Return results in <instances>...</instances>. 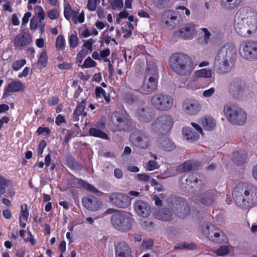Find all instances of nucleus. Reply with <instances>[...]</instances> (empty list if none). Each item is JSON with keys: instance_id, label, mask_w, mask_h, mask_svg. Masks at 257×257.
<instances>
[{"instance_id": "f257e3e1", "label": "nucleus", "mask_w": 257, "mask_h": 257, "mask_svg": "<svg viewBox=\"0 0 257 257\" xmlns=\"http://www.w3.org/2000/svg\"><path fill=\"white\" fill-rule=\"evenodd\" d=\"M236 48L231 43L222 46L217 52L213 62L214 71L219 74L230 72L233 66L236 56Z\"/></svg>"}, {"instance_id": "f03ea898", "label": "nucleus", "mask_w": 257, "mask_h": 257, "mask_svg": "<svg viewBox=\"0 0 257 257\" xmlns=\"http://www.w3.org/2000/svg\"><path fill=\"white\" fill-rule=\"evenodd\" d=\"M232 195L238 206L247 209L257 205V187L243 183L237 184L234 188Z\"/></svg>"}, {"instance_id": "7ed1b4c3", "label": "nucleus", "mask_w": 257, "mask_h": 257, "mask_svg": "<svg viewBox=\"0 0 257 257\" xmlns=\"http://www.w3.org/2000/svg\"><path fill=\"white\" fill-rule=\"evenodd\" d=\"M169 63L171 69L181 76L190 75L195 67L192 59L182 53L173 54Z\"/></svg>"}, {"instance_id": "20e7f679", "label": "nucleus", "mask_w": 257, "mask_h": 257, "mask_svg": "<svg viewBox=\"0 0 257 257\" xmlns=\"http://www.w3.org/2000/svg\"><path fill=\"white\" fill-rule=\"evenodd\" d=\"M174 124L173 116L168 113L158 115L150 125V131L154 133H167L172 128Z\"/></svg>"}, {"instance_id": "39448f33", "label": "nucleus", "mask_w": 257, "mask_h": 257, "mask_svg": "<svg viewBox=\"0 0 257 257\" xmlns=\"http://www.w3.org/2000/svg\"><path fill=\"white\" fill-rule=\"evenodd\" d=\"M223 112L228 120L232 124L243 125L246 121V114L241 108L232 105L226 104Z\"/></svg>"}, {"instance_id": "423d86ee", "label": "nucleus", "mask_w": 257, "mask_h": 257, "mask_svg": "<svg viewBox=\"0 0 257 257\" xmlns=\"http://www.w3.org/2000/svg\"><path fill=\"white\" fill-rule=\"evenodd\" d=\"M152 105L160 111H168L174 106V100L173 97L169 94L157 93L153 95L151 99Z\"/></svg>"}, {"instance_id": "0eeeda50", "label": "nucleus", "mask_w": 257, "mask_h": 257, "mask_svg": "<svg viewBox=\"0 0 257 257\" xmlns=\"http://www.w3.org/2000/svg\"><path fill=\"white\" fill-rule=\"evenodd\" d=\"M134 219L127 215L116 211L111 217V223L117 230L126 232L132 227Z\"/></svg>"}, {"instance_id": "6e6552de", "label": "nucleus", "mask_w": 257, "mask_h": 257, "mask_svg": "<svg viewBox=\"0 0 257 257\" xmlns=\"http://www.w3.org/2000/svg\"><path fill=\"white\" fill-rule=\"evenodd\" d=\"M202 230L204 235L210 240L219 243L226 242L228 240L224 233L212 223H205Z\"/></svg>"}, {"instance_id": "1a4fd4ad", "label": "nucleus", "mask_w": 257, "mask_h": 257, "mask_svg": "<svg viewBox=\"0 0 257 257\" xmlns=\"http://www.w3.org/2000/svg\"><path fill=\"white\" fill-rule=\"evenodd\" d=\"M169 206L172 210L179 217H184L190 212V209L185 200L179 197H172Z\"/></svg>"}, {"instance_id": "9d476101", "label": "nucleus", "mask_w": 257, "mask_h": 257, "mask_svg": "<svg viewBox=\"0 0 257 257\" xmlns=\"http://www.w3.org/2000/svg\"><path fill=\"white\" fill-rule=\"evenodd\" d=\"M130 140L134 146L142 149H147L151 143L147 133L141 130H137L132 133Z\"/></svg>"}, {"instance_id": "9b49d317", "label": "nucleus", "mask_w": 257, "mask_h": 257, "mask_svg": "<svg viewBox=\"0 0 257 257\" xmlns=\"http://www.w3.org/2000/svg\"><path fill=\"white\" fill-rule=\"evenodd\" d=\"M234 20L257 25V14L251 8L243 7L237 11Z\"/></svg>"}, {"instance_id": "f8f14e48", "label": "nucleus", "mask_w": 257, "mask_h": 257, "mask_svg": "<svg viewBox=\"0 0 257 257\" xmlns=\"http://www.w3.org/2000/svg\"><path fill=\"white\" fill-rule=\"evenodd\" d=\"M234 28L238 35L248 38L255 32L257 25L234 20Z\"/></svg>"}, {"instance_id": "ddd939ff", "label": "nucleus", "mask_w": 257, "mask_h": 257, "mask_svg": "<svg viewBox=\"0 0 257 257\" xmlns=\"http://www.w3.org/2000/svg\"><path fill=\"white\" fill-rule=\"evenodd\" d=\"M191 125L193 127H184L182 129L183 137L184 140L189 142H194L197 141L200 135L203 136V132L202 127L195 122H191Z\"/></svg>"}, {"instance_id": "4468645a", "label": "nucleus", "mask_w": 257, "mask_h": 257, "mask_svg": "<svg viewBox=\"0 0 257 257\" xmlns=\"http://www.w3.org/2000/svg\"><path fill=\"white\" fill-rule=\"evenodd\" d=\"M246 90L244 82L240 78H234L230 81L228 91L233 97L240 99L245 95Z\"/></svg>"}, {"instance_id": "2eb2a0df", "label": "nucleus", "mask_w": 257, "mask_h": 257, "mask_svg": "<svg viewBox=\"0 0 257 257\" xmlns=\"http://www.w3.org/2000/svg\"><path fill=\"white\" fill-rule=\"evenodd\" d=\"M153 76H149L147 79L145 78L144 80L143 83L140 87V91L141 93L148 94H150L157 89L158 85V76L156 72V69L154 67L153 69Z\"/></svg>"}, {"instance_id": "dca6fc26", "label": "nucleus", "mask_w": 257, "mask_h": 257, "mask_svg": "<svg viewBox=\"0 0 257 257\" xmlns=\"http://www.w3.org/2000/svg\"><path fill=\"white\" fill-rule=\"evenodd\" d=\"M240 53L247 60L257 59V42H245L240 46Z\"/></svg>"}, {"instance_id": "f3484780", "label": "nucleus", "mask_w": 257, "mask_h": 257, "mask_svg": "<svg viewBox=\"0 0 257 257\" xmlns=\"http://www.w3.org/2000/svg\"><path fill=\"white\" fill-rule=\"evenodd\" d=\"M203 177L198 174H191L188 175L185 179L184 182L183 177L181 179L180 187L185 190H188L190 187H200L204 184Z\"/></svg>"}, {"instance_id": "a211bd4d", "label": "nucleus", "mask_w": 257, "mask_h": 257, "mask_svg": "<svg viewBox=\"0 0 257 257\" xmlns=\"http://www.w3.org/2000/svg\"><path fill=\"white\" fill-rule=\"evenodd\" d=\"M195 25L192 23L186 24L174 33L175 37L183 40H192L196 34Z\"/></svg>"}, {"instance_id": "6ab92c4d", "label": "nucleus", "mask_w": 257, "mask_h": 257, "mask_svg": "<svg viewBox=\"0 0 257 257\" xmlns=\"http://www.w3.org/2000/svg\"><path fill=\"white\" fill-rule=\"evenodd\" d=\"M161 18L167 27L173 29L179 24L180 16L177 11L167 10L162 14Z\"/></svg>"}, {"instance_id": "aec40b11", "label": "nucleus", "mask_w": 257, "mask_h": 257, "mask_svg": "<svg viewBox=\"0 0 257 257\" xmlns=\"http://www.w3.org/2000/svg\"><path fill=\"white\" fill-rule=\"evenodd\" d=\"M135 116L140 121L149 122L155 117V113L151 107L143 105L137 108Z\"/></svg>"}, {"instance_id": "412c9836", "label": "nucleus", "mask_w": 257, "mask_h": 257, "mask_svg": "<svg viewBox=\"0 0 257 257\" xmlns=\"http://www.w3.org/2000/svg\"><path fill=\"white\" fill-rule=\"evenodd\" d=\"M111 120L118 131H124L128 125L127 115L119 111H116L112 114Z\"/></svg>"}, {"instance_id": "4be33fe9", "label": "nucleus", "mask_w": 257, "mask_h": 257, "mask_svg": "<svg viewBox=\"0 0 257 257\" xmlns=\"http://www.w3.org/2000/svg\"><path fill=\"white\" fill-rule=\"evenodd\" d=\"M182 107L184 113L190 116L197 115L201 110L200 103L195 99L185 100L182 103Z\"/></svg>"}, {"instance_id": "5701e85b", "label": "nucleus", "mask_w": 257, "mask_h": 257, "mask_svg": "<svg viewBox=\"0 0 257 257\" xmlns=\"http://www.w3.org/2000/svg\"><path fill=\"white\" fill-rule=\"evenodd\" d=\"M109 198L112 204L119 208H125L131 204L128 197L121 193H112Z\"/></svg>"}, {"instance_id": "b1692460", "label": "nucleus", "mask_w": 257, "mask_h": 257, "mask_svg": "<svg viewBox=\"0 0 257 257\" xmlns=\"http://www.w3.org/2000/svg\"><path fill=\"white\" fill-rule=\"evenodd\" d=\"M82 203L86 208L92 211H96L102 206L101 202L93 196L83 197Z\"/></svg>"}, {"instance_id": "393cba45", "label": "nucleus", "mask_w": 257, "mask_h": 257, "mask_svg": "<svg viewBox=\"0 0 257 257\" xmlns=\"http://www.w3.org/2000/svg\"><path fill=\"white\" fill-rule=\"evenodd\" d=\"M134 208L137 214L144 217H147L151 213L150 206L147 202L141 200L135 201Z\"/></svg>"}, {"instance_id": "a878e982", "label": "nucleus", "mask_w": 257, "mask_h": 257, "mask_svg": "<svg viewBox=\"0 0 257 257\" xmlns=\"http://www.w3.org/2000/svg\"><path fill=\"white\" fill-rule=\"evenodd\" d=\"M32 37L29 33L23 32L15 38L13 43L15 47L20 48L26 47L31 44Z\"/></svg>"}, {"instance_id": "bb28decb", "label": "nucleus", "mask_w": 257, "mask_h": 257, "mask_svg": "<svg viewBox=\"0 0 257 257\" xmlns=\"http://www.w3.org/2000/svg\"><path fill=\"white\" fill-rule=\"evenodd\" d=\"M115 257H133L132 249L125 242L121 241L115 246Z\"/></svg>"}, {"instance_id": "cd10ccee", "label": "nucleus", "mask_w": 257, "mask_h": 257, "mask_svg": "<svg viewBox=\"0 0 257 257\" xmlns=\"http://www.w3.org/2000/svg\"><path fill=\"white\" fill-rule=\"evenodd\" d=\"M216 194L214 190L205 191L198 196V201L205 205H211L215 200Z\"/></svg>"}, {"instance_id": "c85d7f7f", "label": "nucleus", "mask_w": 257, "mask_h": 257, "mask_svg": "<svg viewBox=\"0 0 257 257\" xmlns=\"http://www.w3.org/2000/svg\"><path fill=\"white\" fill-rule=\"evenodd\" d=\"M200 163L195 161H188L179 165L177 168V171L179 173H183L195 169L199 167Z\"/></svg>"}, {"instance_id": "c756f323", "label": "nucleus", "mask_w": 257, "mask_h": 257, "mask_svg": "<svg viewBox=\"0 0 257 257\" xmlns=\"http://www.w3.org/2000/svg\"><path fill=\"white\" fill-rule=\"evenodd\" d=\"M78 14L77 11L72 9L71 6L68 3H65L64 4V16L66 19L69 21L72 18L75 24L77 23V16Z\"/></svg>"}, {"instance_id": "7c9ffc66", "label": "nucleus", "mask_w": 257, "mask_h": 257, "mask_svg": "<svg viewBox=\"0 0 257 257\" xmlns=\"http://www.w3.org/2000/svg\"><path fill=\"white\" fill-rule=\"evenodd\" d=\"M154 215L157 219L163 221H169L172 218V213L167 208L157 209L154 213Z\"/></svg>"}, {"instance_id": "2f4dec72", "label": "nucleus", "mask_w": 257, "mask_h": 257, "mask_svg": "<svg viewBox=\"0 0 257 257\" xmlns=\"http://www.w3.org/2000/svg\"><path fill=\"white\" fill-rule=\"evenodd\" d=\"M23 83L20 81H13L10 83L5 88L4 95L10 93L20 91L23 87Z\"/></svg>"}, {"instance_id": "473e14b6", "label": "nucleus", "mask_w": 257, "mask_h": 257, "mask_svg": "<svg viewBox=\"0 0 257 257\" xmlns=\"http://www.w3.org/2000/svg\"><path fill=\"white\" fill-rule=\"evenodd\" d=\"M243 0H220L222 8L227 11H231L239 6Z\"/></svg>"}, {"instance_id": "72a5a7b5", "label": "nucleus", "mask_w": 257, "mask_h": 257, "mask_svg": "<svg viewBox=\"0 0 257 257\" xmlns=\"http://www.w3.org/2000/svg\"><path fill=\"white\" fill-rule=\"evenodd\" d=\"M201 123L204 129L208 131L213 130L216 126L215 119L210 116H205L202 118L201 120Z\"/></svg>"}, {"instance_id": "f704fd0d", "label": "nucleus", "mask_w": 257, "mask_h": 257, "mask_svg": "<svg viewBox=\"0 0 257 257\" xmlns=\"http://www.w3.org/2000/svg\"><path fill=\"white\" fill-rule=\"evenodd\" d=\"M200 30L201 32L199 35V42L201 45H207L210 41L211 33L206 28H201Z\"/></svg>"}, {"instance_id": "c9c22d12", "label": "nucleus", "mask_w": 257, "mask_h": 257, "mask_svg": "<svg viewBox=\"0 0 257 257\" xmlns=\"http://www.w3.org/2000/svg\"><path fill=\"white\" fill-rule=\"evenodd\" d=\"M85 105L86 101L85 100L82 101L77 105L73 114V120L74 121H78L79 120V116L81 115L83 116L86 115V112H84Z\"/></svg>"}, {"instance_id": "e433bc0d", "label": "nucleus", "mask_w": 257, "mask_h": 257, "mask_svg": "<svg viewBox=\"0 0 257 257\" xmlns=\"http://www.w3.org/2000/svg\"><path fill=\"white\" fill-rule=\"evenodd\" d=\"M29 215L28 206L27 204H25L24 207V206H22V210L19 217V222L22 227L25 228L26 227Z\"/></svg>"}, {"instance_id": "4c0bfd02", "label": "nucleus", "mask_w": 257, "mask_h": 257, "mask_svg": "<svg viewBox=\"0 0 257 257\" xmlns=\"http://www.w3.org/2000/svg\"><path fill=\"white\" fill-rule=\"evenodd\" d=\"M246 158V154L243 151L234 152L232 155L233 162L238 165L243 164L245 161Z\"/></svg>"}, {"instance_id": "58836bf2", "label": "nucleus", "mask_w": 257, "mask_h": 257, "mask_svg": "<svg viewBox=\"0 0 257 257\" xmlns=\"http://www.w3.org/2000/svg\"><path fill=\"white\" fill-rule=\"evenodd\" d=\"M89 134L90 136L100 138L103 140H108L109 138L107 135L101 131L100 129L96 127L90 128L89 130Z\"/></svg>"}, {"instance_id": "ea45409f", "label": "nucleus", "mask_w": 257, "mask_h": 257, "mask_svg": "<svg viewBox=\"0 0 257 257\" xmlns=\"http://www.w3.org/2000/svg\"><path fill=\"white\" fill-rule=\"evenodd\" d=\"M212 72L210 69L203 68L195 72L196 77L210 78L212 77Z\"/></svg>"}, {"instance_id": "a19ab883", "label": "nucleus", "mask_w": 257, "mask_h": 257, "mask_svg": "<svg viewBox=\"0 0 257 257\" xmlns=\"http://www.w3.org/2000/svg\"><path fill=\"white\" fill-rule=\"evenodd\" d=\"M160 143L161 147L167 151H171L175 148L174 143L167 138L161 139Z\"/></svg>"}, {"instance_id": "79ce46f5", "label": "nucleus", "mask_w": 257, "mask_h": 257, "mask_svg": "<svg viewBox=\"0 0 257 257\" xmlns=\"http://www.w3.org/2000/svg\"><path fill=\"white\" fill-rule=\"evenodd\" d=\"M231 248L232 247L230 245H222L217 249H216L214 253L218 256H225L228 254Z\"/></svg>"}, {"instance_id": "37998d69", "label": "nucleus", "mask_w": 257, "mask_h": 257, "mask_svg": "<svg viewBox=\"0 0 257 257\" xmlns=\"http://www.w3.org/2000/svg\"><path fill=\"white\" fill-rule=\"evenodd\" d=\"M67 165L71 169L78 170L82 168V166L72 157H68L66 161Z\"/></svg>"}, {"instance_id": "c03bdc74", "label": "nucleus", "mask_w": 257, "mask_h": 257, "mask_svg": "<svg viewBox=\"0 0 257 257\" xmlns=\"http://www.w3.org/2000/svg\"><path fill=\"white\" fill-rule=\"evenodd\" d=\"M78 183L80 186L89 191L93 193L99 192V191L96 188L82 179L79 180Z\"/></svg>"}, {"instance_id": "a18cd8bd", "label": "nucleus", "mask_w": 257, "mask_h": 257, "mask_svg": "<svg viewBox=\"0 0 257 257\" xmlns=\"http://www.w3.org/2000/svg\"><path fill=\"white\" fill-rule=\"evenodd\" d=\"M26 64V60L25 59L15 61L12 65V67L15 71L19 70Z\"/></svg>"}, {"instance_id": "49530a36", "label": "nucleus", "mask_w": 257, "mask_h": 257, "mask_svg": "<svg viewBox=\"0 0 257 257\" xmlns=\"http://www.w3.org/2000/svg\"><path fill=\"white\" fill-rule=\"evenodd\" d=\"M48 62V56L46 51H42L40 55V57L38 60V65L45 67L47 64Z\"/></svg>"}, {"instance_id": "de8ad7c7", "label": "nucleus", "mask_w": 257, "mask_h": 257, "mask_svg": "<svg viewBox=\"0 0 257 257\" xmlns=\"http://www.w3.org/2000/svg\"><path fill=\"white\" fill-rule=\"evenodd\" d=\"M109 4L113 10L120 9L123 7V0H109Z\"/></svg>"}, {"instance_id": "09e8293b", "label": "nucleus", "mask_w": 257, "mask_h": 257, "mask_svg": "<svg viewBox=\"0 0 257 257\" xmlns=\"http://www.w3.org/2000/svg\"><path fill=\"white\" fill-rule=\"evenodd\" d=\"M97 63L89 57L85 60L83 64L81 65V68H88L94 67H95Z\"/></svg>"}, {"instance_id": "8fccbe9b", "label": "nucleus", "mask_w": 257, "mask_h": 257, "mask_svg": "<svg viewBox=\"0 0 257 257\" xmlns=\"http://www.w3.org/2000/svg\"><path fill=\"white\" fill-rule=\"evenodd\" d=\"M7 185V180L5 177L0 176V197L5 194Z\"/></svg>"}, {"instance_id": "3c124183", "label": "nucleus", "mask_w": 257, "mask_h": 257, "mask_svg": "<svg viewBox=\"0 0 257 257\" xmlns=\"http://www.w3.org/2000/svg\"><path fill=\"white\" fill-rule=\"evenodd\" d=\"M56 47L59 50H64L65 48V39L63 36H58L56 41Z\"/></svg>"}, {"instance_id": "603ef678", "label": "nucleus", "mask_w": 257, "mask_h": 257, "mask_svg": "<svg viewBox=\"0 0 257 257\" xmlns=\"http://www.w3.org/2000/svg\"><path fill=\"white\" fill-rule=\"evenodd\" d=\"M159 167V165L156 161L150 160L146 166V169L149 171H153L158 169Z\"/></svg>"}, {"instance_id": "864d4df0", "label": "nucleus", "mask_w": 257, "mask_h": 257, "mask_svg": "<svg viewBox=\"0 0 257 257\" xmlns=\"http://www.w3.org/2000/svg\"><path fill=\"white\" fill-rule=\"evenodd\" d=\"M176 249H193L195 248L194 245L193 244H189L187 243H181L178 244L175 247Z\"/></svg>"}, {"instance_id": "5fc2aeb1", "label": "nucleus", "mask_w": 257, "mask_h": 257, "mask_svg": "<svg viewBox=\"0 0 257 257\" xmlns=\"http://www.w3.org/2000/svg\"><path fill=\"white\" fill-rule=\"evenodd\" d=\"M88 51L86 50L82 49L78 52L76 60L77 62L81 63L83 61V59L88 54Z\"/></svg>"}, {"instance_id": "6e6d98bb", "label": "nucleus", "mask_w": 257, "mask_h": 257, "mask_svg": "<svg viewBox=\"0 0 257 257\" xmlns=\"http://www.w3.org/2000/svg\"><path fill=\"white\" fill-rule=\"evenodd\" d=\"M154 240L151 239L144 240L142 242V247L145 249H150L154 245Z\"/></svg>"}, {"instance_id": "4d7b16f0", "label": "nucleus", "mask_w": 257, "mask_h": 257, "mask_svg": "<svg viewBox=\"0 0 257 257\" xmlns=\"http://www.w3.org/2000/svg\"><path fill=\"white\" fill-rule=\"evenodd\" d=\"M97 1H99V0H88L87 7L89 11H94L96 10Z\"/></svg>"}, {"instance_id": "13d9d810", "label": "nucleus", "mask_w": 257, "mask_h": 257, "mask_svg": "<svg viewBox=\"0 0 257 257\" xmlns=\"http://www.w3.org/2000/svg\"><path fill=\"white\" fill-rule=\"evenodd\" d=\"M142 226L148 231H152L154 229V224L151 220L148 219L143 222Z\"/></svg>"}, {"instance_id": "bf43d9fd", "label": "nucleus", "mask_w": 257, "mask_h": 257, "mask_svg": "<svg viewBox=\"0 0 257 257\" xmlns=\"http://www.w3.org/2000/svg\"><path fill=\"white\" fill-rule=\"evenodd\" d=\"M69 43L70 46L72 48H75L78 45V39L74 34H72L69 37Z\"/></svg>"}, {"instance_id": "052dcab7", "label": "nucleus", "mask_w": 257, "mask_h": 257, "mask_svg": "<svg viewBox=\"0 0 257 257\" xmlns=\"http://www.w3.org/2000/svg\"><path fill=\"white\" fill-rule=\"evenodd\" d=\"M215 89L214 87H211L208 89L204 90L202 92V96L204 98H209L211 97L215 93Z\"/></svg>"}, {"instance_id": "680f3d73", "label": "nucleus", "mask_w": 257, "mask_h": 257, "mask_svg": "<svg viewBox=\"0 0 257 257\" xmlns=\"http://www.w3.org/2000/svg\"><path fill=\"white\" fill-rule=\"evenodd\" d=\"M47 15L51 20H55L59 17V12L57 10L54 9L48 11Z\"/></svg>"}, {"instance_id": "e2e57ef3", "label": "nucleus", "mask_w": 257, "mask_h": 257, "mask_svg": "<svg viewBox=\"0 0 257 257\" xmlns=\"http://www.w3.org/2000/svg\"><path fill=\"white\" fill-rule=\"evenodd\" d=\"M46 146V142L45 140H42L40 143H39L38 150H37V153L38 156H42L43 151L44 149L45 148Z\"/></svg>"}, {"instance_id": "0e129e2a", "label": "nucleus", "mask_w": 257, "mask_h": 257, "mask_svg": "<svg viewBox=\"0 0 257 257\" xmlns=\"http://www.w3.org/2000/svg\"><path fill=\"white\" fill-rule=\"evenodd\" d=\"M94 42L95 41L94 40L92 39H89L84 42L83 46L90 51H91L92 50V45Z\"/></svg>"}, {"instance_id": "69168bd1", "label": "nucleus", "mask_w": 257, "mask_h": 257, "mask_svg": "<svg viewBox=\"0 0 257 257\" xmlns=\"http://www.w3.org/2000/svg\"><path fill=\"white\" fill-rule=\"evenodd\" d=\"M38 22L37 18H33L30 21V28L31 30H35L38 27Z\"/></svg>"}, {"instance_id": "338daca9", "label": "nucleus", "mask_w": 257, "mask_h": 257, "mask_svg": "<svg viewBox=\"0 0 257 257\" xmlns=\"http://www.w3.org/2000/svg\"><path fill=\"white\" fill-rule=\"evenodd\" d=\"M37 8L39 9L40 11L37 13L38 18L39 20L40 23L45 19V14L43 8L40 6H37Z\"/></svg>"}, {"instance_id": "774afa93", "label": "nucleus", "mask_w": 257, "mask_h": 257, "mask_svg": "<svg viewBox=\"0 0 257 257\" xmlns=\"http://www.w3.org/2000/svg\"><path fill=\"white\" fill-rule=\"evenodd\" d=\"M74 132L73 131L68 130L67 134L64 139V143L67 144L69 141L74 137Z\"/></svg>"}]
</instances>
